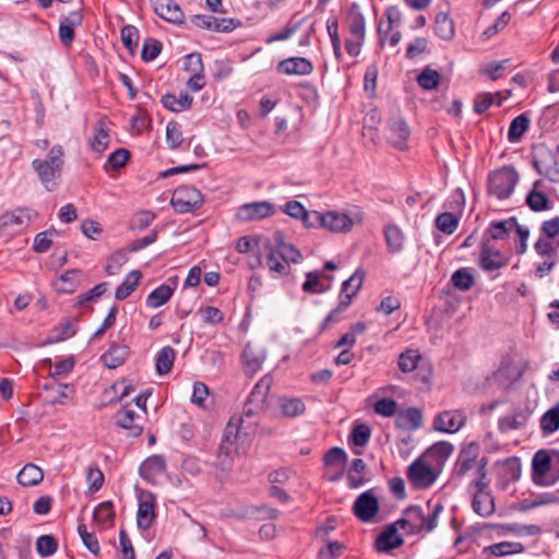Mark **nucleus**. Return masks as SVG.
<instances>
[{
  "mask_svg": "<svg viewBox=\"0 0 559 559\" xmlns=\"http://www.w3.org/2000/svg\"><path fill=\"white\" fill-rule=\"evenodd\" d=\"M440 73L429 67H426L417 76L418 85L426 90H435L440 83Z\"/></svg>",
  "mask_w": 559,
  "mask_h": 559,
  "instance_id": "53",
  "label": "nucleus"
},
{
  "mask_svg": "<svg viewBox=\"0 0 559 559\" xmlns=\"http://www.w3.org/2000/svg\"><path fill=\"white\" fill-rule=\"evenodd\" d=\"M198 313L204 323L212 325L222 323L225 318L223 311L213 306L201 307Z\"/></svg>",
  "mask_w": 559,
  "mask_h": 559,
  "instance_id": "64",
  "label": "nucleus"
},
{
  "mask_svg": "<svg viewBox=\"0 0 559 559\" xmlns=\"http://www.w3.org/2000/svg\"><path fill=\"white\" fill-rule=\"evenodd\" d=\"M370 436H371V430H370L369 426H367L366 424H359L353 428V430L350 432L349 441L354 445L365 447L369 442Z\"/></svg>",
  "mask_w": 559,
  "mask_h": 559,
  "instance_id": "63",
  "label": "nucleus"
},
{
  "mask_svg": "<svg viewBox=\"0 0 559 559\" xmlns=\"http://www.w3.org/2000/svg\"><path fill=\"white\" fill-rule=\"evenodd\" d=\"M526 421L527 416L524 413L519 412L501 417L498 421V428L501 432H508L511 430L520 429L526 424Z\"/></svg>",
  "mask_w": 559,
  "mask_h": 559,
  "instance_id": "47",
  "label": "nucleus"
},
{
  "mask_svg": "<svg viewBox=\"0 0 559 559\" xmlns=\"http://www.w3.org/2000/svg\"><path fill=\"white\" fill-rule=\"evenodd\" d=\"M435 33L439 38L443 40H450L454 37V22L449 17L447 13L440 12L436 15Z\"/></svg>",
  "mask_w": 559,
  "mask_h": 559,
  "instance_id": "40",
  "label": "nucleus"
},
{
  "mask_svg": "<svg viewBox=\"0 0 559 559\" xmlns=\"http://www.w3.org/2000/svg\"><path fill=\"white\" fill-rule=\"evenodd\" d=\"M20 485L32 487L38 485L44 478V472L37 465L26 464L16 476Z\"/></svg>",
  "mask_w": 559,
  "mask_h": 559,
  "instance_id": "36",
  "label": "nucleus"
},
{
  "mask_svg": "<svg viewBox=\"0 0 559 559\" xmlns=\"http://www.w3.org/2000/svg\"><path fill=\"white\" fill-rule=\"evenodd\" d=\"M275 205L269 201H258L242 204L237 211V218L241 222H252L272 216Z\"/></svg>",
  "mask_w": 559,
  "mask_h": 559,
  "instance_id": "14",
  "label": "nucleus"
},
{
  "mask_svg": "<svg viewBox=\"0 0 559 559\" xmlns=\"http://www.w3.org/2000/svg\"><path fill=\"white\" fill-rule=\"evenodd\" d=\"M459 222V216L451 212H443L435 219L436 227L447 235H452L457 229Z\"/></svg>",
  "mask_w": 559,
  "mask_h": 559,
  "instance_id": "49",
  "label": "nucleus"
},
{
  "mask_svg": "<svg viewBox=\"0 0 559 559\" xmlns=\"http://www.w3.org/2000/svg\"><path fill=\"white\" fill-rule=\"evenodd\" d=\"M141 272L138 270L131 271L123 280V282L117 287L115 297L118 300H124L128 298L138 287L141 280Z\"/></svg>",
  "mask_w": 559,
  "mask_h": 559,
  "instance_id": "39",
  "label": "nucleus"
},
{
  "mask_svg": "<svg viewBox=\"0 0 559 559\" xmlns=\"http://www.w3.org/2000/svg\"><path fill=\"white\" fill-rule=\"evenodd\" d=\"M128 355V346L112 345L106 353L102 355V361L107 368L115 369L126 361Z\"/></svg>",
  "mask_w": 559,
  "mask_h": 559,
  "instance_id": "34",
  "label": "nucleus"
},
{
  "mask_svg": "<svg viewBox=\"0 0 559 559\" xmlns=\"http://www.w3.org/2000/svg\"><path fill=\"white\" fill-rule=\"evenodd\" d=\"M273 383V378L270 374L263 376L253 386L250 395L247 399L243 413L247 416H252L262 409H264L266 404V399L270 392V389Z\"/></svg>",
  "mask_w": 559,
  "mask_h": 559,
  "instance_id": "11",
  "label": "nucleus"
},
{
  "mask_svg": "<svg viewBox=\"0 0 559 559\" xmlns=\"http://www.w3.org/2000/svg\"><path fill=\"white\" fill-rule=\"evenodd\" d=\"M532 479L538 486H551L559 479V451H537L532 460Z\"/></svg>",
  "mask_w": 559,
  "mask_h": 559,
  "instance_id": "6",
  "label": "nucleus"
},
{
  "mask_svg": "<svg viewBox=\"0 0 559 559\" xmlns=\"http://www.w3.org/2000/svg\"><path fill=\"white\" fill-rule=\"evenodd\" d=\"M76 333V324L69 318L62 319L49 333L45 344L63 342Z\"/></svg>",
  "mask_w": 559,
  "mask_h": 559,
  "instance_id": "31",
  "label": "nucleus"
},
{
  "mask_svg": "<svg viewBox=\"0 0 559 559\" xmlns=\"http://www.w3.org/2000/svg\"><path fill=\"white\" fill-rule=\"evenodd\" d=\"M518 221L515 217H509L503 221H495L491 222L487 233L490 235L492 239L501 240L506 239L509 234L515 229Z\"/></svg>",
  "mask_w": 559,
  "mask_h": 559,
  "instance_id": "37",
  "label": "nucleus"
},
{
  "mask_svg": "<svg viewBox=\"0 0 559 559\" xmlns=\"http://www.w3.org/2000/svg\"><path fill=\"white\" fill-rule=\"evenodd\" d=\"M420 359L421 356L417 349L408 348L400 354L397 361L399 368L404 373L414 371Z\"/></svg>",
  "mask_w": 559,
  "mask_h": 559,
  "instance_id": "48",
  "label": "nucleus"
},
{
  "mask_svg": "<svg viewBox=\"0 0 559 559\" xmlns=\"http://www.w3.org/2000/svg\"><path fill=\"white\" fill-rule=\"evenodd\" d=\"M176 357L175 349L171 346H164L156 355V372L167 374L171 371Z\"/></svg>",
  "mask_w": 559,
  "mask_h": 559,
  "instance_id": "42",
  "label": "nucleus"
},
{
  "mask_svg": "<svg viewBox=\"0 0 559 559\" xmlns=\"http://www.w3.org/2000/svg\"><path fill=\"white\" fill-rule=\"evenodd\" d=\"M278 408L282 416L287 418L301 416L306 412V405L299 397L281 396L278 399Z\"/></svg>",
  "mask_w": 559,
  "mask_h": 559,
  "instance_id": "32",
  "label": "nucleus"
},
{
  "mask_svg": "<svg viewBox=\"0 0 559 559\" xmlns=\"http://www.w3.org/2000/svg\"><path fill=\"white\" fill-rule=\"evenodd\" d=\"M522 474L521 461L516 456H510L506 459L500 466V475L507 481H516L520 479Z\"/></svg>",
  "mask_w": 559,
  "mask_h": 559,
  "instance_id": "45",
  "label": "nucleus"
},
{
  "mask_svg": "<svg viewBox=\"0 0 559 559\" xmlns=\"http://www.w3.org/2000/svg\"><path fill=\"white\" fill-rule=\"evenodd\" d=\"M474 490L472 507L475 513L480 516H489L495 512V501L492 496L486 491L487 486L468 487Z\"/></svg>",
  "mask_w": 559,
  "mask_h": 559,
  "instance_id": "23",
  "label": "nucleus"
},
{
  "mask_svg": "<svg viewBox=\"0 0 559 559\" xmlns=\"http://www.w3.org/2000/svg\"><path fill=\"white\" fill-rule=\"evenodd\" d=\"M362 285V275L358 273H354L349 278H347L342 284V292L340 294L341 300H346V296L348 297V305L352 304L353 297L358 293Z\"/></svg>",
  "mask_w": 559,
  "mask_h": 559,
  "instance_id": "50",
  "label": "nucleus"
},
{
  "mask_svg": "<svg viewBox=\"0 0 559 559\" xmlns=\"http://www.w3.org/2000/svg\"><path fill=\"white\" fill-rule=\"evenodd\" d=\"M242 417L233 416L224 429L217 452V462L223 468L230 467L235 456L247 451L249 440L247 433L242 431Z\"/></svg>",
  "mask_w": 559,
  "mask_h": 559,
  "instance_id": "1",
  "label": "nucleus"
},
{
  "mask_svg": "<svg viewBox=\"0 0 559 559\" xmlns=\"http://www.w3.org/2000/svg\"><path fill=\"white\" fill-rule=\"evenodd\" d=\"M400 525L396 521L385 526V528L378 535L374 547L379 552H389L393 549L401 547L404 543L402 536L397 533Z\"/></svg>",
  "mask_w": 559,
  "mask_h": 559,
  "instance_id": "19",
  "label": "nucleus"
},
{
  "mask_svg": "<svg viewBox=\"0 0 559 559\" xmlns=\"http://www.w3.org/2000/svg\"><path fill=\"white\" fill-rule=\"evenodd\" d=\"M366 331V324L361 321L354 323L349 331L345 333L336 343V347H345L350 349L356 343V336L364 334Z\"/></svg>",
  "mask_w": 559,
  "mask_h": 559,
  "instance_id": "54",
  "label": "nucleus"
},
{
  "mask_svg": "<svg viewBox=\"0 0 559 559\" xmlns=\"http://www.w3.org/2000/svg\"><path fill=\"white\" fill-rule=\"evenodd\" d=\"M115 423L118 427L127 430L129 436L132 437H138L143 431L140 416L127 406L116 412Z\"/></svg>",
  "mask_w": 559,
  "mask_h": 559,
  "instance_id": "22",
  "label": "nucleus"
},
{
  "mask_svg": "<svg viewBox=\"0 0 559 559\" xmlns=\"http://www.w3.org/2000/svg\"><path fill=\"white\" fill-rule=\"evenodd\" d=\"M83 14L75 10L60 19L58 36L63 46H70L74 40V31L82 25Z\"/></svg>",
  "mask_w": 559,
  "mask_h": 559,
  "instance_id": "20",
  "label": "nucleus"
},
{
  "mask_svg": "<svg viewBox=\"0 0 559 559\" xmlns=\"http://www.w3.org/2000/svg\"><path fill=\"white\" fill-rule=\"evenodd\" d=\"M466 417L462 411H444L436 416L433 428L445 433L459 431L465 424Z\"/></svg>",
  "mask_w": 559,
  "mask_h": 559,
  "instance_id": "17",
  "label": "nucleus"
},
{
  "mask_svg": "<svg viewBox=\"0 0 559 559\" xmlns=\"http://www.w3.org/2000/svg\"><path fill=\"white\" fill-rule=\"evenodd\" d=\"M349 36L345 40V49L352 57H357L366 39V20L357 3H352L348 11Z\"/></svg>",
  "mask_w": 559,
  "mask_h": 559,
  "instance_id": "9",
  "label": "nucleus"
},
{
  "mask_svg": "<svg viewBox=\"0 0 559 559\" xmlns=\"http://www.w3.org/2000/svg\"><path fill=\"white\" fill-rule=\"evenodd\" d=\"M183 142L181 126L177 122H168L166 128V143L170 150H177Z\"/></svg>",
  "mask_w": 559,
  "mask_h": 559,
  "instance_id": "59",
  "label": "nucleus"
},
{
  "mask_svg": "<svg viewBox=\"0 0 559 559\" xmlns=\"http://www.w3.org/2000/svg\"><path fill=\"white\" fill-rule=\"evenodd\" d=\"M154 12L163 20L173 23H183L185 14L175 0H151Z\"/></svg>",
  "mask_w": 559,
  "mask_h": 559,
  "instance_id": "21",
  "label": "nucleus"
},
{
  "mask_svg": "<svg viewBox=\"0 0 559 559\" xmlns=\"http://www.w3.org/2000/svg\"><path fill=\"white\" fill-rule=\"evenodd\" d=\"M379 511V501L371 490L360 493L353 504V513L361 522H370Z\"/></svg>",
  "mask_w": 559,
  "mask_h": 559,
  "instance_id": "16",
  "label": "nucleus"
},
{
  "mask_svg": "<svg viewBox=\"0 0 559 559\" xmlns=\"http://www.w3.org/2000/svg\"><path fill=\"white\" fill-rule=\"evenodd\" d=\"M277 70L286 75H309L313 71V64L307 58L290 57L282 60L277 66Z\"/></svg>",
  "mask_w": 559,
  "mask_h": 559,
  "instance_id": "24",
  "label": "nucleus"
},
{
  "mask_svg": "<svg viewBox=\"0 0 559 559\" xmlns=\"http://www.w3.org/2000/svg\"><path fill=\"white\" fill-rule=\"evenodd\" d=\"M156 518L155 497L150 491H142L139 495V507L136 512L138 526L147 530Z\"/></svg>",
  "mask_w": 559,
  "mask_h": 559,
  "instance_id": "18",
  "label": "nucleus"
},
{
  "mask_svg": "<svg viewBox=\"0 0 559 559\" xmlns=\"http://www.w3.org/2000/svg\"><path fill=\"white\" fill-rule=\"evenodd\" d=\"M346 461H347V454H346L345 450L340 447H334V448L330 449L323 457V462H324L325 466L340 467L341 471L343 469Z\"/></svg>",
  "mask_w": 559,
  "mask_h": 559,
  "instance_id": "58",
  "label": "nucleus"
},
{
  "mask_svg": "<svg viewBox=\"0 0 559 559\" xmlns=\"http://www.w3.org/2000/svg\"><path fill=\"white\" fill-rule=\"evenodd\" d=\"M478 263L484 271L491 272L506 266L508 258L498 249L485 245L480 250Z\"/></svg>",
  "mask_w": 559,
  "mask_h": 559,
  "instance_id": "25",
  "label": "nucleus"
},
{
  "mask_svg": "<svg viewBox=\"0 0 559 559\" xmlns=\"http://www.w3.org/2000/svg\"><path fill=\"white\" fill-rule=\"evenodd\" d=\"M539 427L544 437L550 436L559 430V402L542 415Z\"/></svg>",
  "mask_w": 559,
  "mask_h": 559,
  "instance_id": "33",
  "label": "nucleus"
},
{
  "mask_svg": "<svg viewBox=\"0 0 559 559\" xmlns=\"http://www.w3.org/2000/svg\"><path fill=\"white\" fill-rule=\"evenodd\" d=\"M316 221L320 226L335 234H347L354 226L361 225L365 221V213L355 207L349 213L330 210L316 214Z\"/></svg>",
  "mask_w": 559,
  "mask_h": 559,
  "instance_id": "7",
  "label": "nucleus"
},
{
  "mask_svg": "<svg viewBox=\"0 0 559 559\" xmlns=\"http://www.w3.org/2000/svg\"><path fill=\"white\" fill-rule=\"evenodd\" d=\"M165 471V459L162 455H151L141 464L139 473L144 480L154 484Z\"/></svg>",
  "mask_w": 559,
  "mask_h": 559,
  "instance_id": "26",
  "label": "nucleus"
},
{
  "mask_svg": "<svg viewBox=\"0 0 559 559\" xmlns=\"http://www.w3.org/2000/svg\"><path fill=\"white\" fill-rule=\"evenodd\" d=\"M533 166L539 175L550 181H559V164L556 154L551 150L540 146L533 156Z\"/></svg>",
  "mask_w": 559,
  "mask_h": 559,
  "instance_id": "12",
  "label": "nucleus"
},
{
  "mask_svg": "<svg viewBox=\"0 0 559 559\" xmlns=\"http://www.w3.org/2000/svg\"><path fill=\"white\" fill-rule=\"evenodd\" d=\"M383 235L388 251L391 254H396L403 251L405 235L399 225L394 223L384 225Z\"/></svg>",
  "mask_w": 559,
  "mask_h": 559,
  "instance_id": "29",
  "label": "nucleus"
},
{
  "mask_svg": "<svg viewBox=\"0 0 559 559\" xmlns=\"http://www.w3.org/2000/svg\"><path fill=\"white\" fill-rule=\"evenodd\" d=\"M263 246L266 251V266L273 277L287 275L290 263H297L302 258L296 247L284 241L281 234L275 236L274 242L266 239Z\"/></svg>",
  "mask_w": 559,
  "mask_h": 559,
  "instance_id": "3",
  "label": "nucleus"
},
{
  "mask_svg": "<svg viewBox=\"0 0 559 559\" xmlns=\"http://www.w3.org/2000/svg\"><path fill=\"white\" fill-rule=\"evenodd\" d=\"M539 185V180L535 181L534 188L526 195V204L534 212L546 211L549 209L550 201L548 197L544 192L536 190Z\"/></svg>",
  "mask_w": 559,
  "mask_h": 559,
  "instance_id": "43",
  "label": "nucleus"
},
{
  "mask_svg": "<svg viewBox=\"0 0 559 559\" xmlns=\"http://www.w3.org/2000/svg\"><path fill=\"white\" fill-rule=\"evenodd\" d=\"M500 93L490 94V93H480L475 97L474 100V111L478 115L484 114L491 105L496 104L497 106H501V99H498Z\"/></svg>",
  "mask_w": 559,
  "mask_h": 559,
  "instance_id": "55",
  "label": "nucleus"
},
{
  "mask_svg": "<svg viewBox=\"0 0 559 559\" xmlns=\"http://www.w3.org/2000/svg\"><path fill=\"white\" fill-rule=\"evenodd\" d=\"M78 533L84 544V546L95 556L100 552V546L98 539L94 533H90L84 523H80L78 526Z\"/></svg>",
  "mask_w": 559,
  "mask_h": 559,
  "instance_id": "61",
  "label": "nucleus"
},
{
  "mask_svg": "<svg viewBox=\"0 0 559 559\" xmlns=\"http://www.w3.org/2000/svg\"><path fill=\"white\" fill-rule=\"evenodd\" d=\"M519 179V173L513 166H503L489 174L487 191L498 200H506L513 193Z\"/></svg>",
  "mask_w": 559,
  "mask_h": 559,
  "instance_id": "8",
  "label": "nucleus"
},
{
  "mask_svg": "<svg viewBox=\"0 0 559 559\" xmlns=\"http://www.w3.org/2000/svg\"><path fill=\"white\" fill-rule=\"evenodd\" d=\"M80 283L81 272L68 270L53 282V288L60 294H72L79 288Z\"/></svg>",
  "mask_w": 559,
  "mask_h": 559,
  "instance_id": "30",
  "label": "nucleus"
},
{
  "mask_svg": "<svg viewBox=\"0 0 559 559\" xmlns=\"http://www.w3.org/2000/svg\"><path fill=\"white\" fill-rule=\"evenodd\" d=\"M265 352L248 344L242 353L243 370L247 374H255L262 367L265 360Z\"/></svg>",
  "mask_w": 559,
  "mask_h": 559,
  "instance_id": "27",
  "label": "nucleus"
},
{
  "mask_svg": "<svg viewBox=\"0 0 559 559\" xmlns=\"http://www.w3.org/2000/svg\"><path fill=\"white\" fill-rule=\"evenodd\" d=\"M64 151L61 145H53L46 159L36 158L32 167L37 174L44 187L51 191L57 187V179L60 177L64 164Z\"/></svg>",
  "mask_w": 559,
  "mask_h": 559,
  "instance_id": "5",
  "label": "nucleus"
},
{
  "mask_svg": "<svg viewBox=\"0 0 559 559\" xmlns=\"http://www.w3.org/2000/svg\"><path fill=\"white\" fill-rule=\"evenodd\" d=\"M174 295V289L166 284H163L152 290L146 297V305L150 308H158L165 305Z\"/></svg>",
  "mask_w": 559,
  "mask_h": 559,
  "instance_id": "46",
  "label": "nucleus"
},
{
  "mask_svg": "<svg viewBox=\"0 0 559 559\" xmlns=\"http://www.w3.org/2000/svg\"><path fill=\"white\" fill-rule=\"evenodd\" d=\"M130 157L131 154L127 148H117L108 156L104 168L105 170H107L108 167L112 169H120L127 165Z\"/></svg>",
  "mask_w": 559,
  "mask_h": 559,
  "instance_id": "60",
  "label": "nucleus"
},
{
  "mask_svg": "<svg viewBox=\"0 0 559 559\" xmlns=\"http://www.w3.org/2000/svg\"><path fill=\"white\" fill-rule=\"evenodd\" d=\"M409 128L401 118H392L389 121V141L397 148L403 150L409 136Z\"/></svg>",
  "mask_w": 559,
  "mask_h": 559,
  "instance_id": "28",
  "label": "nucleus"
},
{
  "mask_svg": "<svg viewBox=\"0 0 559 559\" xmlns=\"http://www.w3.org/2000/svg\"><path fill=\"white\" fill-rule=\"evenodd\" d=\"M423 423V414L418 408L408 407L397 413L396 425L402 429H418Z\"/></svg>",
  "mask_w": 559,
  "mask_h": 559,
  "instance_id": "35",
  "label": "nucleus"
},
{
  "mask_svg": "<svg viewBox=\"0 0 559 559\" xmlns=\"http://www.w3.org/2000/svg\"><path fill=\"white\" fill-rule=\"evenodd\" d=\"M109 144V134L103 127H97L94 131L93 138L90 141L91 148L98 155L104 153Z\"/></svg>",
  "mask_w": 559,
  "mask_h": 559,
  "instance_id": "62",
  "label": "nucleus"
},
{
  "mask_svg": "<svg viewBox=\"0 0 559 559\" xmlns=\"http://www.w3.org/2000/svg\"><path fill=\"white\" fill-rule=\"evenodd\" d=\"M530 128V118L525 114L516 116L510 123L508 141L516 143Z\"/></svg>",
  "mask_w": 559,
  "mask_h": 559,
  "instance_id": "41",
  "label": "nucleus"
},
{
  "mask_svg": "<svg viewBox=\"0 0 559 559\" xmlns=\"http://www.w3.org/2000/svg\"><path fill=\"white\" fill-rule=\"evenodd\" d=\"M454 448L450 442L439 441L432 444L426 452V456L433 459L438 463H443L452 454Z\"/></svg>",
  "mask_w": 559,
  "mask_h": 559,
  "instance_id": "51",
  "label": "nucleus"
},
{
  "mask_svg": "<svg viewBox=\"0 0 559 559\" xmlns=\"http://www.w3.org/2000/svg\"><path fill=\"white\" fill-rule=\"evenodd\" d=\"M57 549L58 543L52 535H41L36 540V550L43 558L52 556Z\"/></svg>",
  "mask_w": 559,
  "mask_h": 559,
  "instance_id": "57",
  "label": "nucleus"
},
{
  "mask_svg": "<svg viewBox=\"0 0 559 559\" xmlns=\"http://www.w3.org/2000/svg\"><path fill=\"white\" fill-rule=\"evenodd\" d=\"M44 364L49 366V376L51 378H64L72 372L75 359L73 356H70L55 364H52L51 359H46Z\"/></svg>",
  "mask_w": 559,
  "mask_h": 559,
  "instance_id": "44",
  "label": "nucleus"
},
{
  "mask_svg": "<svg viewBox=\"0 0 559 559\" xmlns=\"http://www.w3.org/2000/svg\"><path fill=\"white\" fill-rule=\"evenodd\" d=\"M37 216L38 213L29 207H17L13 211H8L0 216V228L14 227L17 230H22L26 228Z\"/></svg>",
  "mask_w": 559,
  "mask_h": 559,
  "instance_id": "15",
  "label": "nucleus"
},
{
  "mask_svg": "<svg viewBox=\"0 0 559 559\" xmlns=\"http://www.w3.org/2000/svg\"><path fill=\"white\" fill-rule=\"evenodd\" d=\"M486 465L487 460L479 457V447L472 442L460 451L454 464L453 477L456 479L471 477L468 487L488 486Z\"/></svg>",
  "mask_w": 559,
  "mask_h": 559,
  "instance_id": "2",
  "label": "nucleus"
},
{
  "mask_svg": "<svg viewBox=\"0 0 559 559\" xmlns=\"http://www.w3.org/2000/svg\"><path fill=\"white\" fill-rule=\"evenodd\" d=\"M170 203L176 212L189 213L202 205L203 195L194 187L181 186L174 191Z\"/></svg>",
  "mask_w": 559,
  "mask_h": 559,
  "instance_id": "10",
  "label": "nucleus"
},
{
  "mask_svg": "<svg viewBox=\"0 0 559 559\" xmlns=\"http://www.w3.org/2000/svg\"><path fill=\"white\" fill-rule=\"evenodd\" d=\"M193 97L188 93H180L179 96L166 94L162 98L163 106L171 111H182L189 109L192 105Z\"/></svg>",
  "mask_w": 559,
  "mask_h": 559,
  "instance_id": "38",
  "label": "nucleus"
},
{
  "mask_svg": "<svg viewBox=\"0 0 559 559\" xmlns=\"http://www.w3.org/2000/svg\"><path fill=\"white\" fill-rule=\"evenodd\" d=\"M443 507L440 503L427 504V512L419 506H409L403 512V516L396 521L400 528L408 534H427L432 532L438 524V516Z\"/></svg>",
  "mask_w": 559,
  "mask_h": 559,
  "instance_id": "4",
  "label": "nucleus"
},
{
  "mask_svg": "<svg viewBox=\"0 0 559 559\" xmlns=\"http://www.w3.org/2000/svg\"><path fill=\"white\" fill-rule=\"evenodd\" d=\"M451 282L453 286L460 290H468L475 283L473 274L465 267L456 270L452 276Z\"/></svg>",
  "mask_w": 559,
  "mask_h": 559,
  "instance_id": "56",
  "label": "nucleus"
},
{
  "mask_svg": "<svg viewBox=\"0 0 559 559\" xmlns=\"http://www.w3.org/2000/svg\"><path fill=\"white\" fill-rule=\"evenodd\" d=\"M94 520L104 526L112 525L115 519L114 504L111 501L99 503L94 510Z\"/></svg>",
  "mask_w": 559,
  "mask_h": 559,
  "instance_id": "52",
  "label": "nucleus"
},
{
  "mask_svg": "<svg viewBox=\"0 0 559 559\" xmlns=\"http://www.w3.org/2000/svg\"><path fill=\"white\" fill-rule=\"evenodd\" d=\"M407 478L416 489L429 488L437 479V472L421 459H416L407 467Z\"/></svg>",
  "mask_w": 559,
  "mask_h": 559,
  "instance_id": "13",
  "label": "nucleus"
}]
</instances>
